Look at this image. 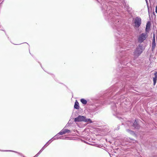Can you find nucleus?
<instances>
[{
  "label": "nucleus",
  "instance_id": "1",
  "mask_svg": "<svg viewBox=\"0 0 157 157\" xmlns=\"http://www.w3.org/2000/svg\"><path fill=\"white\" fill-rule=\"evenodd\" d=\"M147 37L146 33H142L140 35L138 38V42L140 43L143 42Z\"/></svg>",
  "mask_w": 157,
  "mask_h": 157
},
{
  "label": "nucleus",
  "instance_id": "2",
  "mask_svg": "<svg viewBox=\"0 0 157 157\" xmlns=\"http://www.w3.org/2000/svg\"><path fill=\"white\" fill-rule=\"evenodd\" d=\"M142 52V49L141 46L139 45L136 48L134 52V55L136 56H139Z\"/></svg>",
  "mask_w": 157,
  "mask_h": 157
},
{
  "label": "nucleus",
  "instance_id": "3",
  "mask_svg": "<svg viewBox=\"0 0 157 157\" xmlns=\"http://www.w3.org/2000/svg\"><path fill=\"white\" fill-rule=\"evenodd\" d=\"M141 23V18L138 17H136L134 21L135 26L138 28L140 25Z\"/></svg>",
  "mask_w": 157,
  "mask_h": 157
},
{
  "label": "nucleus",
  "instance_id": "4",
  "mask_svg": "<svg viewBox=\"0 0 157 157\" xmlns=\"http://www.w3.org/2000/svg\"><path fill=\"white\" fill-rule=\"evenodd\" d=\"M86 117L84 116H79L75 119V122L85 121Z\"/></svg>",
  "mask_w": 157,
  "mask_h": 157
},
{
  "label": "nucleus",
  "instance_id": "5",
  "mask_svg": "<svg viewBox=\"0 0 157 157\" xmlns=\"http://www.w3.org/2000/svg\"><path fill=\"white\" fill-rule=\"evenodd\" d=\"M71 131L69 130L63 129L59 132V134L61 135H63L66 133H69Z\"/></svg>",
  "mask_w": 157,
  "mask_h": 157
},
{
  "label": "nucleus",
  "instance_id": "6",
  "mask_svg": "<svg viewBox=\"0 0 157 157\" xmlns=\"http://www.w3.org/2000/svg\"><path fill=\"white\" fill-rule=\"evenodd\" d=\"M74 108L78 109H79V104L77 100H76L74 106Z\"/></svg>",
  "mask_w": 157,
  "mask_h": 157
},
{
  "label": "nucleus",
  "instance_id": "7",
  "mask_svg": "<svg viewBox=\"0 0 157 157\" xmlns=\"http://www.w3.org/2000/svg\"><path fill=\"white\" fill-rule=\"evenodd\" d=\"M151 26V24L150 22L148 21L147 23L146 28V31L147 32L148 31V30H149Z\"/></svg>",
  "mask_w": 157,
  "mask_h": 157
},
{
  "label": "nucleus",
  "instance_id": "8",
  "mask_svg": "<svg viewBox=\"0 0 157 157\" xmlns=\"http://www.w3.org/2000/svg\"><path fill=\"white\" fill-rule=\"evenodd\" d=\"M133 126L136 128H138V124L136 120H135L134 122Z\"/></svg>",
  "mask_w": 157,
  "mask_h": 157
},
{
  "label": "nucleus",
  "instance_id": "9",
  "mask_svg": "<svg viewBox=\"0 0 157 157\" xmlns=\"http://www.w3.org/2000/svg\"><path fill=\"white\" fill-rule=\"evenodd\" d=\"M81 102L83 104H86L87 103V101L84 99H81L80 100Z\"/></svg>",
  "mask_w": 157,
  "mask_h": 157
},
{
  "label": "nucleus",
  "instance_id": "10",
  "mask_svg": "<svg viewBox=\"0 0 157 157\" xmlns=\"http://www.w3.org/2000/svg\"><path fill=\"white\" fill-rule=\"evenodd\" d=\"M85 122H90V123H92V121L90 119H86V118L85 119Z\"/></svg>",
  "mask_w": 157,
  "mask_h": 157
},
{
  "label": "nucleus",
  "instance_id": "11",
  "mask_svg": "<svg viewBox=\"0 0 157 157\" xmlns=\"http://www.w3.org/2000/svg\"><path fill=\"white\" fill-rule=\"evenodd\" d=\"M157 79L155 78H153V81L154 82V85L155 86L156 83Z\"/></svg>",
  "mask_w": 157,
  "mask_h": 157
},
{
  "label": "nucleus",
  "instance_id": "12",
  "mask_svg": "<svg viewBox=\"0 0 157 157\" xmlns=\"http://www.w3.org/2000/svg\"><path fill=\"white\" fill-rule=\"evenodd\" d=\"M155 46V39L153 41L152 44V47H154Z\"/></svg>",
  "mask_w": 157,
  "mask_h": 157
},
{
  "label": "nucleus",
  "instance_id": "13",
  "mask_svg": "<svg viewBox=\"0 0 157 157\" xmlns=\"http://www.w3.org/2000/svg\"><path fill=\"white\" fill-rule=\"evenodd\" d=\"M154 75L155 76V77L153 78L157 79V72H155L154 74Z\"/></svg>",
  "mask_w": 157,
  "mask_h": 157
},
{
  "label": "nucleus",
  "instance_id": "14",
  "mask_svg": "<svg viewBox=\"0 0 157 157\" xmlns=\"http://www.w3.org/2000/svg\"><path fill=\"white\" fill-rule=\"evenodd\" d=\"M155 12L157 13V6H156L155 7Z\"/></svg>",
  "mask_w": 157,
  "mask_h": 157
},
{
  "label": "nucleus",
  "instance_id": "15",
  "mask_svg": "<svg viewBox=\"0 0 157 157\" xmlns=\"http://www.w3.org/2000/svg\"><path fill=\"white\" fill-rule=\"evenodd\" d=\"M157 1V0H156Z\"/></svg>",
  "mask_w": 157,
  "mask_h": 157
}]
</instances>
